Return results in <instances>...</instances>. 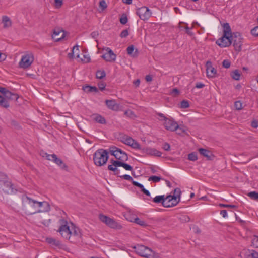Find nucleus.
I'll return each instance as SVG.
<instances>
[{"label":"nucleus","mask_w":258,"mask_h":258,"mask_svg":"<svg viewBox=\"0 0 258 258\" xmlns=\"http://www.w3.org/2000/svg\"><path fill=\"white\" fill-rule=\"evenodd\" d=\"M223 35L231 36L233 35L231 32V29L229 24L228 23H224L223 25Z\"/></svg>","instance_id":"nucleus-29"},{"label":"nucleus","mask_w":258,"mask_h":258,"mask_svg":"<svg viewBox=\"0 0 258 258\" xmlns=\"http://www.w3.org/2000/svg\"><path fill=\"white\" fill-rule=\"evenodd\" d=\"M100 220L104 223L109 227L113 229H121L122 226L119 224L114 219L103 214L99 215Z\"/></svg>","instance_id":"nucleus-7"},{"label":"nucleus","mask_w":258,"mask_h":258,"mask_svg":"<svg viewBox=\"0 0 258 258\" xmlns=\"http://www.w3.org/2000/svg\"><path fill=\"white\" fill-rule=\"evenodd\" d=\"M127 21H128L127 17L124 14L122 15L120 18V22L122 24H123V25L125 24L127 22Z\"/></svg>","instance_id":"nucleus-45"},{"label":"nucleus","mask_w":258,"mask_h":258,"mask_svg":"<svg viewBox=\"0 0 258 258\" xmlns=\"http://www.w3.org/2000/svg\"><path fill=\"white\" fill-rule=\"evenodd\" d=\"M219 206L221 207H226V208H236L237 206L234 205H228V204H220Z\"/></svg>","instance_id":"nucleus-55"},{"label":"nucleus","mask_w":258,"mask_h":258,"mask_svg":"<svg viewBox=\"0 0 258 258\" xmlns=\"http://www.w3.org/2000/svg\"><path fill=\"white\" fill-rule=\"evenodd\" d=\"M64 37V32L63 31L60 30L57 28L54 29L52 37L55 41H58L61 40Z\"/></svg>","instance_id":"nucleus-20"},{"label":"nucleus","mask_w":258,"mask_h":258,"mask_svg":"<svg viewBox=\"0 0 258 258\" xmlns=\"http://www.w3.org/2000/svg\"><path fill=\"white\" fill-rule=\"evenodd\" d=\"M220 214L221 215H222V216L224 217V218H225L227 217V211L226 210H221V212H220Z\"/></svg>","instance_id":"nucleus-64"},{"label":"nucleus","mask_w":258,"mask_h":258,"mask_svg":"<svg viewBox=\"0 0 258 258\" xmlns=\"http://www.w3.org/2000/svg\"><path fill=\"white\" fill-rule=\"evenodd\" d=\"M19 98V96L17 94L12 93V96L10 100H17Z\"/></svg>","instance_id":"nucleus-57"},{"label":"nucleus","mask_w":258,"mask_h":258,"mask_svg":"<svg viewBox=\"0 0 258 258\" xmlns=\"http://www.w3.org/2000/svg\"><path fill=\"white\" fill-rule=\"evenodd\" d=\"M22 209L28 215L37 213V204L38 201L32 199L26 195H22Z\"/></svg>","instance_id":"nucleus-1"},{"label":"nucleus","mask_w":258,"mask_h":258,"mask_svg":"<svg viewBox=\"0 0 258 258\" xmlns=\"http://www.w3.org/2000/svg\"><path fill=\"white\" fill-rule=\"evenodd\" d=\"M59 223L60 226L58 232L60 233L64 238L70 240L71 225H69L68 221L64 219H60Z\"/></svg>","instance_id":"nucleus-4"},{"label":"nucleus","mask_w":258,"mask_h":258,"mask_svg":"<svg viewBox=\"0 0 258 258\" xmlns=\"http://www.w3.org/2000/svg\"><path fill=\"white\" fill-rule=\"evenodd\" d=\"M230 37L231 43L233 42L235 51L240 52L241 50L243 40L241 34L238 32H234L233 35H231Z\"/></svg>","instance_id":"nucleus-6"},{"label":"nucleus","mask_w":258,"mask_h":258,"mask_svg":"<svg viewBox=\"0 0 258 258\" xmlns=\"http://www.w3.org/2000/svg\"><path fill=\"white\" fill-rule=\"evenodd\" d=\"M106 50L107 51V52L104 54L102 56V58H103L106 61L111 62L115 61L116 57V54H115L112 50L109 48H107Z\"/></svg>","instance_id":"nucleus-18"},{"label":"nucleus","mask_w":258,"mask_h":258,"mask_svg":"<svg viewBox=\"0 0 258 258\" xmlns=\"http://www.w3.org/2000/svg\"><path fill=\"white\" fill-rule=\"evenodd\" d=\"M136 13L144 21L149 19L152 14L149 8L145 6L138 9Z\"/></svg>","instance_id":"nucleus-10"},{"label":"nucleus","mask_w":258,"mask_h":258,"mask_svg":"<svg viewBox=\"0 0 258 258\" xmlns=\"http://www.w3.org/2000/svg\"><path fill=\"white\" fill-rule=\"evenodd\" d=\"M63 0H54L55 6L57 8L60 7L62 5Z\"/></svg>","instance_id":"nucleus-59"},{"label":"nucleus","mask_w":258,"mask_h":258,"mask_svg":"<svg viewBox=\"0 0 258 258\" xmlns=\"http://www.w3.org/2000/svg\"><path fill=\"white\" fill-rule=\"evenodd\" d=\"M164 124L167 130L171 131H175L178 127V124L176 121L168 118L165 121Z\"/></svg>","instance_id":"nucleus-17"},{"label":"nucleus","mask_w":258,"mask_h":258,"mask_svg":"<svg viewBox=\"0 0 258 258\" xmlns=\"http://www.w3.org/2000/svg\"><path fill=\"white\" fill-rule=\"evenodd\" d=\"M71 232H70V241L71 242L79 239L81 237V233L80 229L75 226L72 223H70Z\"/></svg>","instance_id":"nucleus-12"},{"label":"nucleus","mask_w":258,"mask_h":258,"mask_svg":"<svg viewBox=\"0 0 258 258\" xmlns=\"http://www.w3.org/2000/svg\"><path fill=\"white\" fill-rule=\"evenodd\" d=\"M176 131H177V133L180 135H183L186 133V128L184 126L178 125V127Z\"/></svg>","instance_id":"nucleus-37"},{"label":"nucleus","mask_w":258,"mask_h":258,"mask_svg":"<svg viewBox=\"0 0 258 258\" xmlns=\"http://www.w3.org/2000/svg\"><path fill=\"white\" fill-rule=\"evenodd\" d=\"M231 62L228 59H225L222 62V66L226 69L229 68L230 67Z\"/></svg>","instance_id":"nucleus-46"},{"label":"nucleus","mask_w":258,"mask_h":258,"mask_svg":"<svg viewBox=\"0 0 258 258\" xmlns=\"http://www.w3.org/2000/svg\"><path fill=\"white\" fill-rule=\"evenodd\" d=\"M207 75L208 77L213 78L216 74V70L212 67V62L208 61L206 64Z\"/></svg>","instance_id":"nucleus-19"},{"label":"nucleus","mask_w":258,"mask_h":258,"mask_svg":"<svg viewBox=\"0 0 258 258\" xmlns=\"http://www.w3.org/2000/svg\"><path fill=\"white\" fill-rule=\"evenodd\" d=\"M108 159V152L103 149H99L93 154V161L95 165L102 166L106 164Z\"/></svg>","instance_id":"nucleus-2"},{"label":"nucleus","mask_w":258,"mask_h":258,"mask_svg":"<svg viewBox=\"0 0 258 258\" xmlns=\"http://www.w3.org/2000/svg\"><path fill=\"white\" fill-rule=\"evenodd\" d=\"M247 196L252 200H258V192L256 191L250 192L247 194Z\"/></svg>","instance_id":"nucleus-38"},{"label":"nucleus","mask_w":258,"mask_h":258,"mask_svg":"<svg viewBox=\"0 0 258 258\" xmlns=\"http://www.w3.org/2000/svg\"><path fill=\"white\" fill-rule=\"evenodd\" d=\"M110 152L112 155L115 157L117 159L116 161L124 163L125 161L128 160L127 154L120 149L115 146L110 148Z\"/></svg>","instance_id":"nucleus-5"},{"label":"nucleus","mask_w":258,"mask_h":258,"mask_svg":"<svg viewBox=\"0 0 258 258\" xmlns=\"http://www.w3.org/2000/svg\"><path fill=\"white\" fill-rule=\"evenodd\" d=\"M105 103L107 107L111 110H116L118 108V106L116 103L115 100H106Z\"/></svg>","instance_id":"nucleus-27"},{"label":"nucleus","mask_w":258,"mask_h":258,"mask_svg":"<svg viewBox=\"0 0 258 258\" xmlns=\"http://www.w3.org/2000/svg\"><path fill=\"white\" fill-rule=\"evenodd\" d=\"M246 258H258V252L255 250H252L251 252L247 255Z\"/></svg>","instance_id":"nucleus-43"},{"label":"nucleus","mask_w":258,"mask_h":258,"mask_svg":"<svg viewBox=\"0 0 258 258\" xmlns=\"http://www.w3.org/2000/svg\"><path fill=\"white\" fill-rule=\"evenodd\" d=\"M98 35L99 33L98 31H94L91 33V36L93 38H96Z\"/></svg>","instance_id":"nucleus-61"},{"label":"nucleus","mask_w":258,"mask_h":258,"mask_svg":"<svg viewBox=\"0 0 258 258\" xmlns=\"http://www.w3.org/2000/svg\"><path fill=\"white\" fill-rule=\"evenodd\" d=\"M106 85V83L103 81H100L98 83V88L101 91H103L105 89Z\"/></svg>","instance_id":"nucleus-47"},{"label":"nucleus","mask_w":258,"mask_h":258,"mask_svg":"<svg viewBox=\"0 0 258 258\" xmlns=\"http://www.w3.org/2000/svg\"><path fill=\"white\" fill-rule=\"evenodd\" d=\"M33 61L34 56L32 53L26 54L22 56L19 63V66L21 68L27 69L31 65Z\"/></svg>","instance_id":"nucleus-8"},{"label":"nucleus","mask_w":258,"mask_h":258,"mask_svg":"<svg viewBox=\"0 0 258 258\" xmlns=\"http://www.w3.org/2000/svg\"><path fill=\"white\" fill-rule=\"evenodd\" d=\"M165 197L164 195L157 196L153 198V201L155 203H161L163 206L164 205H166L167 202H165Z\"/></svg>","instance_id":"nucleus-28"},{"label":"nucleus","mask_w":258,"mask_h":258,"mask_svg":"<svg viewBox=\"0 0 258 258\" xmlns=\"http://www.w3.org/2000/svg\"><path fill=\"white\" fill-rule=\"evenodd\" d=\"M251 126L253 128H257L258 127V122L256 120H253L251 122Z\"/></svg>","instance_id":"nucleus-63"},{"label":"nucleus","mask_w":258,"mask_h":258,"mask_svg":"<svg viewBox=\"0 0 258 258\" xmlns=\"http://www.w3.org/2000/svg\"><path fill=\"white\" fill-rule=\"evenodd\" d=\"M93 119L97 122L100 124H105L106 120L104 117H102L100 115L96 114L94 115Z\"/></svg>","instance_id":"nucleus-31"},{"label":"nucleus","mask_w":258,"mask_h":258,"mask_svg":"<svg viewBox=\"0 0 258 258\" xmlns=\"http://www.w3.org/2000/svg\"><path fill=\"white\" fill-rule=\"evenodd\" d=\"M165 202H166L167 204L163 206L169 208L176 206L179 202V199L175 196L169 195L165 197Z\"/></svg>","instance_id":"nucleus-14"},{"label":"nucleus","mask_w":258,"mask_h":258,"mask_svg":"<svg viewBox=\"0 0 258 258\" xmlns=\"http://www.w3.org/2000/svg\"><path fill=\"white\" fill-rule=\"evenodd\" d=\"M127 54L133 57H137L138 56V50L135 49L134 45L129 46L127 48Z\"/></svg>","instance_id":"nucleus-26"},{"label":"nucleus","mask_w":258,"mask_h":258,"mask_svg":"<svg viewBox=\"0 0 258 258\" xmlns=\"http://www.w3.org/2000/svg\"><path fill=\"white\" fill-rule=\"evenodd\" d=\"M181 190L179 188H176L174 190V195L175 197H177L178 199L180 200V197L181 194Z\"/></svg>","instance_id":"nucleus-50"},{"label":"nucleus","mask_w":258,"mask_h":258,"mask_svg":"<svg viewBox=\"0 0 258 258\" xmlns=\"http://www.w3.org/2000/svg\"><path fill=\"white\" fill-rule=\"evenodd\" d=\"M189 106V104L188 101L187 100H182L181 102V108H187Z\"/></svg>","instance_id":"nucleus-48"},{"label":"nucleus","mask_w":258,"mask_h":258,"mask_svg":"<svg viewBox=\"0 0 258 258\" xmlns=\"http://www.w3.org/2000/svg\"><path fill=\"white\" fill-rule=\"evenodd\" d=\"M251 33L253 36H258V26H256L252 29Z\"/></svg>","instance_id":"nucleus-52"},{"label":"nucleus","mask_w":258,"mask_h":258,"mask_svg":"<svg viewBox=\"0 0 258 258\" xmlns=\"http://www.w3.org/2000/svg\"><path fill=\"white\" fill-rule=\"evenodd\" d=\"M106 76V73L104 70H97L96 73V78L99 79L103 78Z\"/></svg>","instance_id":"nucleus-33"},{"label":"nucleus","mask_w":258,"mask_h":258,"mask_svg":"<svg viewBox=\"0 0 258 258\" xmlns=\"http://www.w3.org/2000/svg\"><path fill=\"white\" fill-rule=\"evenodd\" d=\"M110 162L111 165L108 166V169L113 171L114 174L117 176H119V171L117 169V167H122L126 170L132 171L133 170V167L131 165L123 162L115 161L113 159H111L110 160Z\"/></svg>","instance_id":"nucleus-3"},{"label":"nucleus","mask_w":258,"mask_h":258,"mask_svg":"<svg viewBox=\"0 0 258 258\" xmlns=\"http://www.w3.org/2000/svg\"><path fill=\"white\" fill-rule=\"evenodd\" d=\"M161 179V177L159 176H151L149 177L148 180L149 181H152L154 182H158L160 181Z\"/></svg>","instance_id":"nucleus-42"},{"label":"nucleus","mask_w":258,"mask_h":258,"mask_svg":"<svg viewBox=\"0 0 258 258\" xmlns=\"http://www.w3.org/2000/svg\"><path fill=\"white\" fill-rule=\"evenodd\" d=\"M2 23L3 24V28L7 29L11 27L12 23L9 17L3 16L2 17Z\"/></svg>","instance_id":"nucleus-25"},{"label":"nucleus","mask_w":258,"mask_h":258,"mask_svg":"<svg viewBox=\"0 0 258 258\" xmlns=\"http://www.w3.org/2000/svg\"><path fill=\"white\" fill-rule=\"evenodd\" d=\"M133 184L134 186L140 188L141 189L142 188H143V187H144V186L142 184L139 183L138 182L135 181H133Z\"/></svg>","instance_id":"nucleus-58"},{"label":"nucleus","mask_w":258,"mask_h":258,"mask_svg":"<svg viewBox=\"0 0 258 258\" xmlns=\"http://www.w3.org/2000/svg\"><path fill=\"white\" fill-rule=\"evenodd\" d=\"M49 204L46 201L38 202L37 204V213L48 212L50 210Z\"/></svg>","instance_id":"nucleus-16"},{"label":"nucleus","mask_w":258,"mask_h":258,"mask_svg":"<svg viewBox=\"0 0 258 258\" xmlns=\"http://www.w3.org/2000/svg\"><path fill=\"white\" fill-rule=\"evenodd\" d=\"M251 243L253 247L258 248V236H253Z\"/></svg>","instance_id":"nucleus-39"},{"label":"nucleus","mask_w":258,"mask_h":258,"mask_svg":"<svg viewBox=\"0 0 258 258\" xmlns=\"http://www.w3.org/2000/svg\"><path fill=\"white\" fill-rule=\"evenodd\" d=\"M188 159L192 161H196L198 159L197 154L196 152H192L189 154Z\"/></svg>","instance_id":"nucleus-36"},{"label":"nucleus","mask_w":258,"mask_h":258,"mask_svg":"<svg viewBox=\"0 0 258 258\" xmlns=\"http://www.w3.org/2000/svg\"><path fill=\"white\" fill-rule=\"evenodd\" d=\"M13 185L11 182L9 181H5L4 182L3 185L2 186V190L4 192L10 194L13 192Z\"/></svg>","instance_id":"nucleus-23"},{"label":"nucleus","mask_w":258,"mask_h":258,"mask_svg":"<svg viewBox=\"0 0 258 258\" xmlns=\"http://www.w3.org/2000/svg\"><path fill=\"white\" fill-rule=\"evenodd\" d=\"M179 91L178 89L174 88L172 90V94H173V96H176L179 94Z\"/></svg>","instance_id":"nucleus-60"},{"label":"nucleus","mask_w":258,"mask_h":258,"mask_svg":"<svg viewBox=\"0 0 258 258\" xmlns=\"http://www.w3.org/2000/svg\"><path fill=\"white\" fill-rule=\"evenodd\" d=\"M118 177H120V178L124 179L125 180L131 181H132V183H133V181H134L133 178L129 175L126 174V175H121V176L120 175V176H118Z\"/></svg>","instance_id":"nucleus-51"},{"label":"nucleus","mask_w":258,"mask_h":258,"mask_svg":"<svg viewBox=\"0 0 258 258\" xmlns=\"http://www.w3.org/2000/svg\"><path fill=\"white\" fill-rule=\"evenodd\" d=\"M56 246H60L61 245V242L59 240L55 239L54 242L52 244Z\"/></svg>","instance_id":"nucleus-62"},{"label":"nucleus","mask_w":258,"mask_h":258,"mask_svg":"<svg viewBox=\"0 0 258 258\" xmlns=\"http://www.w3.org/2000/svg\"><path fill=\"white\" fill-rule=\"evenodd\" d=\"M230 36H231L223 35L221 38L216 41V43L221 47H228L231 44Z\"/></svg>","instance_id":"nucleus-13"},{"label":"nucleus","mask_w":258,"mask_h":258,"mask_svg":"<svg viewBox=\"0 0 258 258\" xmlns=\"http://www.w3.org/2000/svg\"><path fill=\"white\" fill-rule=\"evenodd\" d=\"M4 96L0 95V106L7 108L9 107L8 100H10L11 97L12 92L7 90Z\"/></svg>","instance_id":"nucleus-15"},{"label":"nucleus","mask_w":258,"mask_h":258,"mask_svg":"<svg viewBox=\"0 0 258 258\" xmlns=\"http://www.w3.org/2000/svg\"><path fill=\"white\" fill-rule=\"evenodd\" d=\"M231 76L233 79L239 80L240 79V73L238 70H235L232 72Z\"/></svg>","instance_id":"nucleus-32"},{"label":"nucleus","mask_w":258,"mask_h":258,"mask_svg":"<svg viewBox=\"0 0 258 258\" xmlns=\"http://www.w3.org/2000/svg\"><path fill=\"white\" fill-rule=\"evenodd\" d=\"M199 151L202 155L206 157L209 160H213L214 157V156L209 150L203 148H200Z\"/></svg>","instance_id":"nucleus-24"},{"label":"nucleus","mask_w":258,"mask_h":258,"mask_svg":"<svg viewBox=\"0 0 258 258\" xmlns=\"http://www.w3.org/2000/svg\"><path fill=\"white\" fill-rule=\"evenodd\" d=\"M180 221L181 222H183V223H184V222H189L190 221V218L189 216H188L187 215H181L179 218Z\"/></svg>","instance_id":"nucleus-41"},{"label":"nucleus","mask_w":258,"mask_h":258,"mask_svg":"<svg viewBox=\"0 0 258 258\" xmlns=\"http://www.w3.org/2000/svg\"><path fill=\"white\" fill-rule=\"evenodd\" d=\"M235 108L238 110H240L242 109V103L240 101H237L234 103Z\"/></svg>","instance_id":"nucleus-44"},{"label":"nucleus","mask_w":258,"mask_h":258,"mask_svg":"<svg viewBox=\"0 0 258 258\" xmlns=\"http://www.w3.org/2000/svg\"><path fill=\"white\" fill-rule=\"evenodd\" d=\"M134 222L143 227H146L147 226V224L144 221L142 220L138 217L134 219Z\"/></svg>","instance_id":"nucleus-34"},{"label":"nucleus","mask_w":258,"mask_h":258,"mask_svg":"<svg viewBox=\"0 0 258 258\" xmlns=\"http://www.w3.org/2000/svg\"><path fill=\"white\" fill-rule=\"evenodd\" d=\"M134 248L136 249V252L139 255L147 258L150 257L149 252L152 251V249L147 246L143 245H138L137 246H134Z\"/></svg>","instance_id":"nucleus-11"},{"label":"nucleus","mask_w":258,"mask_h":258,"mask_svg":"<svg viewBox=\"0 0 258 258\" xmlns=\"http://www.w3.org/2000/svg\"><path fill=\"white\" fill-rule=\"evenodd\" d=\"M143 150L144 153L150 155L155 156L157 157H161L162 155V153L160 151L154 148H144Z\"/></svg>","instance_id":"nucleus-21"},{"label":"nucleus","mask_w":258,"mask_h":258,"mask_svg":"<svg viewBox=\"0 0 258 258\" xmlns=\"http://www.w3.org/2000/svg\"><path fill=\"white\" fill-rule=\"evenodd\" d=\"M149 253L150 256L147 258H160V254L153 251L152 249V251H149Z\"/></svg>","instance_id":"nucleus-40"},{"label":"nucleus","mask_w":258,"mask_h":258,"mask_svg":"<svg viewBox=\"0 0 258 258\" xmlns=\"http://www.w3.org/2000/svg\"><path fill=\"white\" fill-rule=\"evenodd\" d=\"M125 144L128 145L132 148L136 149H140L141 146L140 145L136 142L135 140H134L132 138L130 137H128L127 138L125 141Z\"/></svg>","instance_id":"nucleus-22"},{"label":"nucleus","mask_w":258,"mask_h":258,"mask_svg":"<svg viewBox=\"0 0 258 258\" xmlns=\"http://www.w3.org/2000/svg\"><path fill=\"white\" fill-rule=\"evenodd\" d=\"M42 156L43 157H46L47 160L54 162L57 165L60 166L62 169H66L67 168V165L63 163L62 160L61 159L58 158L57 156L54 154L49 155L47 153H43Z\"/></svg>","instance_id":"nucleus-9"},{"label":"nucleus","mask_w":258,"mask_h":258,"mask_svg":"<svg viewBox=\"0 0 258 258\" xmlns=\"http://www.w3.org/2000/svg\"><path fill=\"white\" fill-rule=\"evenodd\" d=\"M83 57H84V59L82 58L81 59H82V61H83L84 62L87 63V62H89L90 61V60H91L90 58L88 55H84Z\"/></svg>","instance_id":"nucleus-56"},{"label":"nucleus","mask_w":258,"mask_h":258,"mask_svg":"<svg viewBox=\"0 0 258 258\" xmlns=\"http://www.w3.org/2000/svg\"><path fill=\"white\" fill-rule=\"evenodd\" d=\"M128 35V32L127 29L123 30L120 34V36L121 38L126 37Z\"/></svg>","instance_id":"nucleus-53"},{"label":"nucleus","mask_w":258,"mask_h":258,"mask_svg":"<svg viewBox=\"0 0 258 258\" xmlns=\"http://www.w3.org/2000/svg\"><path fill=\"white\" fill-rule=\"evenodd\" d=\"M99 7L101 8L102 10H105L107 7L106 2L104 0L100 1L99 2Z\"/></svg>","instance_id":"nucleus-49"},{"label":"nucleus","mask_w":258,"mask_h":258,"mask_svg":"<svg viewBox=\"0 0 258 258\" xmlns=\"http://www.w3.org/2000/svg\"><path fill=\"white\" fill-rule=\"evenodd\" d=\"M76 51H79V46L78 45H76L73 47L72 52L69 53L68 54V57L70 59L73 58L74 54Z\"/></svg>","instance_id":"nucleus-35"},{"label":"nucleus","mask_w":258,"mask_h":258,"mask_svg":"<svg viewBox=\"0 0 258 258\" xmlns=\"http://www.w3.org/2000/svg\"><path fill=\"white\" fill-rule=\"evenodd\" d=\"M83 90L87 93L98 92V89L96 87L89 85L83 87Z\"/></svg>","instance_id":"nucleus-30"},{"label":"nucleus","mask_w":258,"mask_h":258,"mask_svg":"<svg viewBox=\"0 0 258 258\" xmlns=\"http://www.w3.org/2000/svg\"><path fill=\"white\" fill-rule=\"evenodd\" d=\"M163 149L167 151L170 150V145L168 143H164L163 145Z\"/></svg>","instance_id":"nucleus-54"}]
</instances>
